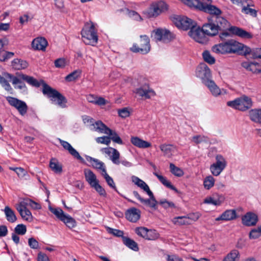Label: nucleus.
Masks as SVG:
<instances>
[{
  "label": "nucleus",
  "mask_w": 261,
  "mask_h": 261,
  "mask_svg": "<svg viewBox=\"0 0 261 261\" xmlns=\"http://www.w3.org/2000/svg\"><path fill=\"white\" fill-rule=\"evenodd\" d=\"M229 30L232 34L244 39H251L253 35L237 27H230L229 22L224 17H216L215 20L208 19L207 23L202 26V31L205 35L209 36H215L219 31Z\"/></svg>",
  "instance_id": "f257e3e1"
},
{
  "label": "nucleus",
  "mask_w": 261,
  "mask_h": 261,
  "mask_svg": "<svg viewBox=\"0 0 261 261\" xmlns=\"http://www.w3.org/2000/svg\"><path fill=\"white\" fill-rule=\"evenodd\" d=\"M212 50L218 54L238 53L244 55H251L252 49L233 39H230L215 45L212 48Z\"/></svg>",
  "instance_id": "f03ea898"
},
{
  "label": "nucleus",
  "mask_w": 261,
  "mask_h": 261,
  "mask_svg": "<svg viewBox=\"0 0 261 261\" xmlns=\"http://www.w3.org/2000/svg\"><path fill=\"white\" fill-rule=\"evenodd\" d=\"M83 42L87 45L94 46L98 41L97 31L94 24L91 21L87 22L81 31Z\"/></svg>",
  "instance_id": "7ed1b4c3"
},
{
  "label": "nucleus",
  "mask_w": 261,
  "mask_h": 261,
  "mask_svg": "<svg viewBox=\"0 0 261 261\" xmlns=\"http://www.w3.org/2000/svg\"><path fill=\"white\" fill-rule=\"evenodd\" d=\"M42 83V93L46 95L50 100L56 103L61 108H65L66 107L67 99L65 96L62 95L60 92L55 89L52 88L49 85L44 83L43 81H41Z\"/></svg>",
  "instance_id": "20e7f679"
},
{
  "label": "nucleus",
  "mask_w": 261,
  "mask_h": 261,
  "mask_svg": "<svg viewBox=\"0 0 261 261\" xmlns=\"http://www.w3.org/2000/svg\"><path fill=\"white\" fill-rule=\"evenodd\" d=\"M228 106L240 111H244L250 109L252 106L251 99L245 95L227 102Z\"/></svg>",
  "instance_id": "39448f33"
},
{
  "label": "nucleus",
  "mask_w": 261,
  "mask_h": 261,
  "mask_svg": "<svg viewBox=\"0 0 261 261\" xmlns=\"http://www.w3.org/2000/svg\"><path fill=\"white\" fill-rule=\"evenodd\" d=\"M150 39L146 35H141L140 40L137 43H134L130 50L133 53H140L142 54H146L150 50Z\"/></svg>",
  "instance_id": "423d86ee"
},
{
  "label": "nucleus",
  "mask_w": 261,
  "mask_h": 261,
  "mask_svg": "<svg viewBox=\"0 0 261 261\" xmlns=\"http://www.w3.org/2000/svg\"><path fill=\"white\" fill-rule=\"evenodd\" d=\"M172 20L177 28L184 30H191L196 25L195 21L185 16L174 15L172 17Z\"/></svg>",
  "instance_id": "0eeeda50"
},
{
  "label": "nucleus",
  "mask_w": 261,
  "mask_h": 261,
  "mask_svg": "<svg viewBox=\"0 0 261 261\" xmlns=\"http://www.w3.org/2000/svg\"><path fill=\"white\" fill-rule=\"evenodd\" d=\"M50 211L54 214L59 219L63 222L69 228H73L76 224L75 221L71 216L64 214L60 208H53L49 207Z\"/></svg>",
  "instance_id": "6e6552de"
},
{
  "label": "nucleus",
  "mask_w": 261,
  "mask_h": 261,
  "mask_svg": "<svg viewBox=\"0 0 261 261\" xmlns=\"http://www.w3.org/2000/svg\"><path fill=\"white\" fill-rule=\"evenodd\" d=\"M167 9V5L165 2L161 1L151 5L148 10L144 12V14L148 18L156 17Z\"/></svg>",
  "instance_id": "1a4fd4ad"
},
{
  "label": "nucleus",
  "mask_w": 261,
  "mask_h": 261,
  "mask_svg": "<svg viewBox=\"0 0 261 261\" xmlns=\"http://www.w3.org/2000/svg\"><path fill=\"white\" fill-rule=\"evenodd\" d=\"M6 99L9 105L15 108L21 116H24L27 112L28 107L25 102L17 98L7 96Z\"/></svg>",
  "instance_id": "9d476101"
},
{
  "label": "nucleus",
  "mask_w": 261,
  "mask_h": 261,
  "mask_svg": "<svg viewBox=\"0 0 261 261\" xmlns=\"http://www.w3.org/2000/svg\"><path fill=\"white\" fill-rule=\"evenodd\" d=\"M189 35L196 42L205 44L207 42V38L205 36V33L202 31V28L193 27L188 33Z\"/></svg>",
  "instance_id": "9b49d317"
},
{
  "label": "nucleus",
  "mask_w": 261,
  "mask_h": 261,
  "mask_svg": "<svg viewBox=\"0 0 261 261\" xmlns=\"http://www.w3.org/2000/svg\"><path fill=\"white\" fill-rule=\"evenodd\" d=\"M153 37L156 41L167 43L174 38L173 34L168 30L159 29L153 31Z\"/></svg>",
  "instance_id": "f8f14e48"
},
{
  "label": "nucleus",
  "mask_w": 261,
  "mask_h": 261,
  "mask_svg": "<svg viewBox=\"0 0 261 261\" xmlns=\"http://www.w3.org/2000/svg\"><path fill=\"white\" fill-rule=\"evenodd\" d=\"M196 76L202 80L203 84H205L206 81L211 80V70L207 66L204 64H200L197 68L196 71Z\"/></svg>",
  "instance_id": "ddd939ff"
},
{
  "label": "nucleus",
  "mask_w": 261,
  "mask_h": 261,
  "mask_svg": "<svg viewBox=\"0 0 261 261\" xmlns=\"http://www.w3.org/2000/svg\"><path fill=\"white\" fill-rule=\"evenodd\" d=\"M201 11L212 15V16L208 19L212 20H215L216 17H222L220 16L222 14V11L214 5L203 3Z\"/></svg>",
  "instance_id": "4468645a"
},
{
  "label": "nucleus",
  "mask_w": 261,
  "mask_h": 261,
  "mask_svg": "<svg viewBox=\"0 0 261 261\" xmlns=\"http://www.w3.org/2000/svg\"><path fill=\"white\" fill-rule=\"evenodd\" d=\"M59 142L63 148L68 150L69 153L74 158L79 160L81 162L84 163V159L80 155L79 153L67 141L59 139Z\"/></svg>",
  "instance_id": "2eb2a0df"
},
{
  "label": "nucleus",
  "mask_w": 261,
  "mask_h": 261,
  "mask_svg": "<svg viewBox=\"0 0 261 261\" xmlns=\"http://www.w3.org/2000/svg\"><path fill=\"white\" fill-rule=\"evenodd\" d=\"M131 179L132 182L146 192L149 197L152 199L154 198L153 193L150 191L149 186L145 182L135 175H133L131 177Z\"/></svg>",
  "instance_id": "dca6fc26"
},
{
  "label": "nucleus",
  "mask_w": 261,
  "mask_h": 261,
  "mask_svg": "<svg viewBox=\"0 0 261 261\" xmlns=\"http://www.w3.org/2000/svg\"><path fill=\"white\" fill-rule=\"evenodd\" d=\"M204 84L208 88L212 94L215 97L226 93L225 89H220L213 80L206 81Z\"/></svg>",
  "instance_id": "f3484780"
},
{
  "label": "nucleus",
  "mask_w": 261,
  "mask_h": 261,
  "mask_svg": "<svg viewBox=\"0 0 261 261\" xmlns=\"http://www.w3.org/2000/svg\"><path fill=\"white\" fill-rule=\"evenodd\" d=\"M135 92L139 96L144 97L146 99L150 98L155 95V92L149 88L148 85H144L135 90Z\"/></svg>",
  "instance_id": "a211bd4d"
},
{
  "label": "nucleus",
  "mask_w": 261,
  "mask_h": 261,
  "mask_svg": "<svg viewBox=\"0 0 261 261\" xmlns=\"http://www.w3.org/2000/svg\"><path fill=\"white\" fill-rule=\"evenodd\" d=\"M224 200L225 197L223 195L215 193L212 196L206 197L204 200V203L218 206L220 205Z\"/></svg>",
  "instance_id": "6ab92c4d"
},
{
  "label": "nucleus",
  "mask_w": 261,
  "mask_h": 261,
  "mask_svg": "<svg viewBox=\"0 0 261 261\" xmlns=\"http://www.w3.org/2000/svg\"><path fill=\"white\" fill-rule=\"evenodd\" d=\"M242 223L247 226H252L256 225L258 221L257 216L253 213L248 212L242 218Z\"/></svg>",
  "instance_id": "aec40b11"
},
{
  "label": "nucleus",
  "mask_w": 261,
  "mask_h": 261,
  "mask_svg": "<svg viewBox=\"0 0 261 261\" xmlns=\"http://www.w3.org/2000/svg\"><path fill=\"white\" fill-rule=\"evenodd\" d=\"M237 213L234 210H227L223 212L220 216L216 218L215 220L219 221H231L237 218Z\"/></svg>",
  "instance_id": "412c9836"
},
{
  "label": "nucleus",
  "mask_w": 261,
  "mask_h": 261,
  "mask_svg": "<svg viewBox=\"0 0 261 261\" xmlns=\"http://www.w3.org/2000/svg\"><path fill=\"white\" fill-rule=\"evenodd\" d=\"M133 194L135 197L138 199L141 203L148 205V206L156 210L157 208L156 205L158 204V201L156 200L155 197L152 199L149 197V199H144L142 198L138 192L134 191H133Z\"/></svg>",
  "instance_id": "4be33fe9"
},
{
  "label": "nucleus",
  "mask_w": 261,
  "mask_h": 261,
  "mask_svg": "<svg viewBox=\"0 0 261 261\" xmlns=\"http://www.w3.org/2000/svg\"><path fill=\"white\" fill-rule=\"evenodd\" d=\"M133 194L135 197L138 199L141 203L148 205V206L156 210L157 208L156 205L158 204V201L156 200L155 197L152 199L149 197V199H144L142 198L138 192L134 191H133Z\"/></svg>",
  "instance_id": "5701e85b"
},
{
  "label": "nucleus",
  "mask_w": 261,
  "mask_h": 261,
  "mask_svg": "<svg viewBox=\"0 0 261 261\" xmlns=\"http://www.w3.org/2000/svg\"><path fill=\"white\" fill-rule=\"evenodd\" d=\"M47 44V40L43 37H37L32 42V46L35 50H45Z\"/></svg>",
  "instance_id": "b1692460"
},
{
  "label": "nucleus",
  "mask_w": 261,
  "mask_h": 261,
  "mask_svg": "<svg viewBox=\"0 0 261 261\" xmlns=\"http://www.w3.org/2000/svg\"><path fill=\"white\" fill-rule=\"evenodd\" d=\"M141 212L139 210L133 207L128 210L125 214L126 219L132 222H137L140 218Z\"/></svg>",
  "instance_id": "393cba45"
},
{
  "label": "nucleus",
  "mask_w": 261,
  "mask_h": 261,
  "mask_svg": "<svg viewBox=\"0 0 261 261\" xmlns=\"http://www.w3.org/2000/svg\"><path fill=\"white\" fill-rule=\"evenodd\" d=\"M242 66L253 73H261V65L256 62H244L242 63Z\"/></svg>",
  "instance_id": "a878e982"
},
{
  "label": "nucleus",
  "mask_w": 261,
  "mask_h": 261,
  "mask_svg": "<svg viewBox=\"0 0 261 261\" xmlns=\"http://www.w3.org/2000/svg\"><path fill=\"white\" fill-rule=\"evenodd\" d=\"M160 148L164 156L170 158L172 155L176 147L173 144L164 143L160 145Z\"/></svg>",
  "instance_id": "bb28decb"
},
{
  "label": "nucleus",
  "mask_w": 261,
  "mask_h": 261,
  "mask_svg": "<svg viewBox=\"0 0 261 261\" xmlns=\"http://www.w3.org/2000/svg\"><path fill=\"white\" fill-rule=\"evenodd\" d=\"M84 173L86 180L91 187L99 181L96 178V175L91 170L85 169L84 170Z\"/></svg>",
  "instance_id": "cd10ccee"
},
{
  "label": "nucleus",
  "mask_w": 261,
  "mask_h": 261,
  "mask_svg": "<svg viewBox=\"0 0 261 261\" xmlns=\"http://www.w3.org/2000/svg\"><path fill=\"white\" fill-rule=\"evenodd\" d=\"M29 63L21 59H15L11 62L12 67L15 70H22L27 68Z\"/></svg>",
  "instance_id": "c85d7f7f"
},
{
  "label": "nucleus",
  "mask_w": 261,
  "mask_h": 261,
  "mask_svg": "<svg viewBox=\"0 0 261 261\" xmlns=\"http://www.w3.org/2000/svg\"><path fill=\"white\" fill-rule=\"evenodd\" d=\"M130 141L134 145L139 148H146L151 146V143L137 137H132Z\"/></svg>",
  "instance_id": "c756f323"
},
{
  "label": "nucleus",
  "mask_w": 261,
  "mask_h": 261,
  "mask_svg": "<svg viewBox=\"0 0 261 261\" xmlns=\"http://www.w3.org/2000/svg\"><path fill=\"white\" fill-rule=\"evenodd\" d=\"M87 160L88 161L92 163V166L93 167L101 170V173H104L105 171H107L105 168V164L103 162L97 159L89 156H87Z\"/></svg>",
  "instance_id": "7c9ffc66"
},
{
  "label": "nucleus",
  "mask_w": 261,
  "mask_h": 261,
  "mask_svg": "<svg viewBox=\"0 0 261 261\" xmlns=\"http://www.w3.org/2000/svg\"><path fill=\"white\" fill-rule=\"evenodd\" d=\"M18 76L32 86L39 87L40 86V83L32 76L24 74H20Z\"/></svg>",
  "instance_id": "2f4dec72"
},
{
  "label": "nucleus",
  "mask_w": 261,
  "mask_h": 261,
  "mask_svg": "<svg viewBox=\"0 0 261 261\" xmlns=\"http://www.w3.org/2000/svg\"><path fill=\"white\" fill-rule=\"evenodd\" d=\"M7 220L11 223H14L17 220V217L13 210L9 206H5L4 210Z\"/></svg>",
  "instance_id": "473e14b6"
},
{
  "label": "nucleus",
  "mask_w": 261,
  "mask_h": 261,
  "mask_svg": "<svg viewBox=\"0 0 261 261\" xmlns=\"http://www.w3.org/2000/svg\"><path fill=\"white\" fill-rule=\"evenodd\" d=\"M122 242L125 245L130 249L136 251L139 250L137 243L133 240L126 237H122Z\"/></svg>",
  "instance_id": "72a5a7b5"
},
{
  "label": "nucleus",
  "mask_w": 261,
  "mask_h": 261,
  "mask_svg": "<svg viewBox=\"0 0 261 261\" xmlns=\"http://www.w3.org/2000/svg\"><path fill=\"white\" fill-rule=\"evenodd\" d=\"M107 131L105 132V134L109 135V137H110V141L112 140L114 142L118 144H123V141L116 132L112 130L110 128L107 129Z\"/></svg>",
  "instance_id": "f704fd0d"
},
{
  "label": "nucleus",
  "mask_w": 261,
  "mask_h": 261,
  "mask_svg": "<svg viewBox=\"0 0 261 261\" xmlns=\"http://www.w3.org/2000/svg\"><path fill=\"white\" fill-rule=\"evenodd\" d=\"M249 116L252 121L261 123V109L250 110L249 112Z\"/></svg>",
  "instance_id": "c9c22d12"
},
{
  "label": "nucleus",
  "mask_w": 261,
  "mask_h": 261,
  "mask_svg": "<svg viewBox=\"0 0 261 261\" xmlns=\"http://www.w3.org/2000/svg\"><path fill=\"white\" fill-rule=\"evenodd\" d=\"M51 169L56 173H61L62 171V166L55 159H51L49 163Z\"/></svg>",
  "instance_id": "e433bc0d"
},
{
  "label": "nucleus",
  "mask_w": 261,
  "mask_h": 261,
  "mask_svg": "<svg viewBox=\"0 0 261 261\" xmlns=\"http://www.w3.org/2000/svg\"><path fill=\"white\" fill-rule=\"evenodd\" d=\"M19 213L22 218L29 222L33 221V216L31 212L28 209H21L20 208H17L16 209Z\"/></svg>",
  "instance_id": "4c0bfd02"
},
{
  "label": "nucleus",
  "mask_w": 261,
  "mask_h": 261,
  "mask_svg": "<svg viewBox=\"0 0 261 261\" xmlns=\"http://www.w3.org/2000/svg\"><path fill=\"white\" fill-rule=\"evenodd\" d=\"M181 1L190 7L194 8L199 10H201L203 4L199 0H181Z\"/></svg>",
  "instance_id": "58836bf2"
},
{
  "label": "nucleus",
  "mask_w": 261,
  "mask_h": 261,
  "mask_svg": "<svg viewBox=\"0 0 261 261\" xmlns=\"http://www.w3.org/2000/svg\"><path fill=\"white\" fill-rule=\"evenodd\" d=\"M154 174L157 177L160 182L166 187L177 191V189L174 187L171 183L164 176L158 174L157 173H154Z\"/></svg>",
  "instance_id": "ea45409f"
},
{
  "label": "nucleus",
  "mask_w": 261,
  "mask_h": 261,
  "mask_svg": "<svg viewBox=\"0 0 261 261\" xmlns=\"http://www.w3.org/2000/svg\"><path fill=\"white\" fill-rule=\"evenodd\" d=\"M172 222L176 225H184L191 224V222H189V219L187 216H179L174 218Z\"/></svg>",
  "instance_id": "a19ab883"
},
{
  "label": "nucleus",
  "mask_w": 261,
  "mask_h": 261,
  "mask_svg": "<svg viewBox=\"0 0 261 261\" xmlns=\"http://www.w3.org/2000/svg\"><path fill=\"white\" fill-rule=\"evenodd\" d=\"M94 126V129L101 133H105L107 131V129L109 128L101 121H97L95 123H92Z\"/></svg>",
  "instance_id": "79ce46f5"
},
{
  "label": "nucleus",
  "mask_w": 261,
  "mask_h": 261,
  "mask_svg": "<svg viewBox=\"0 0 261 261\" xmlns=\"http://www.w3.org/2000/svg\"><path fill=\"white\" fill-rule=\"evenodd\" d=\"M14 55V53L7 51L5 50H0V61L6 62L12 58Z\"/></svg>",
  "instance_id": "37998d69"
},
{
  "label": "nucleus",
  "mask_w": 261,
  "mask_h": 261,
  "mask_svg": "<svg viewBox=\"0 0 261 261\" xmlns=\"http://www.w3.org/2000/svg\"><path fill=\"white\" fill-rule=\"evenodd\" d=\"M217 166L220 167L222 169H224L227 165V162L224 157L218 154L216 156V162L214 163Z\"/></svg>",
  "instance_id": "c03bdc74"
},
{
  "label": "nucleus",
  "mask_w": 261,
  "mask_h": 261,
  "mask_svg": "<svg viewBox=\"0 0 261 261\" xmlns=\"http://www.w3.org/2000/svg\"><path fill=\"white\" fill-rule=\"evenodd\" d=\"M120 154L119 152L116 149H113L112 152V154L110 157V159L111 160L112 163L116 165H119L120 164Z\"/></svg>",
  "instance_id": "a18cd8bd"
},
{
  "label": "nucleus",
  "mask_w": 261,
  "mask_h": 261,
  "mask_svg": "<svg viewBox=\"0 0 261 261\" xmlns=\"http://www.w3.org/2000/svg\"><path fill=\"white\" fill-rule=\"evenodd\" d=\"M239 254L238 251L233 250L227 254L223 259V261H238L239 260Z\"/></svg>",
  "instance_id": "49530a36"
},
{
  "label": "nucleus",
  "mask_w": 261,
  "mask_h": 261,
  "mask_svg": "<svg viewBox=\"0 0 261 261\" xmlns=\"http://www.w3.org/2000/svg\"><path fill=\"white\" fill-rule=\"evenodd\" d=\"M170 172L175 176L181 177L184 175V171L180 168L176 167L173 163L170 164Z\"/></svg>",
  "instance_id": "de8ad7c7"
},
{
  "label": "nucleus",
  "mask_w": 261,
  "mask_h": 261,
  "mask_svg": "<svg viewBox=\"0 0 261 261\" xmlns=\"http://www.w3.org/2000/svg\"><path fill=\"white\" fill-rule=\"evenodd\" d=\"M261 236V225L251 229L249 234L250 239H256Z\"/></svg>",
  "instance_id": "09e8293b"
},
{
  "label": "nucleus",
  "mask_w": 261,
  "mask_h": 261,
  "mask_svg": "<svg viewBox=\"0 0 261 261\" xmlns=\"http://www.w3.org/2000/svg\"><path fill=\"white\" fill-rule=\"evenodd\" d=\"M215 181V180L212 176H206L203 181L204 187L207 190L210 189L214 186Z\"/></svg>",
  "instance_id": "8fccbe9b"
},
{
  "label": "nucleus",
  "mask_w": 261,
  "mask_h": 261,
  "mask_svg": "<svg viewBox=\"0 0 261 261\" xmlns=\"http://www.w3.org/2000/svg\"><path fill=\"white\" fill-rule=\"evenodd\" d=\"M81 71L80 70H74L65 77V80L68 82L73 81L80 76Z\"/></svg>",
  "instance_id": "3c124183"
},
{
  "label": "nucleus",
  "mask_w": 261,
  "mask_h": 261,
  "mask_svg": "<svg viewBox=\"0 0 261 261\" xmlns=\"http://www.w3.org/2000/svg\"><path fill=\"white\" fill-rule=\"evenodd\" d=\"M101 174L104 177L108 185L115 191H117L116 187L113 178L108 174L107 171H105L104 173H101Z\"/></svg>",
  "instance_id": "603ef678"
},
{
  "label": "nucleus",
  "mask_w": 261,
  "mask_h": 261,
  "mask_svg": "<svg viewBox=\"0 0 261 261\" xmlns=\"http://www.w3.org/2000/svg\"><path fill=\"white\" fill-rule=\"evenodd\" d=\"M0 84L8 92L12 93L13 89L9 82L2 76H0Z\"/></svg>",
  "instance_id": "864d4df0"
},
{
  "label": "nucleus",
  "mask_w": 261,
  "mask_h": 261,
  "mask_svg": "<svg viewBox=\"0 0 261 261\" xmlns=\"http://www.w3.org/2000/svg\"><path fill=\"white\" fill-rule=\"evenodd\" d=\"M203 58L206 62L210 64H213L215 62V58L211 56L208 51L205 50L202 54Z\"/></svg>",
  "instance_id": "5fc2aeb1"
},
{
  "label": "nucleus",
  "mask_w": 261,
  "mask_h": 261,
  "mask_svg": "<svg viewBox=\"0 0 261 261\" xmlns=\"http://www.w3.org/2000/svg\"><path fill=\"white\" fill-rule=\"evenodd\" d=\"M159 237V234L155 230L148 229L145 239L148 240H154L157 239Z\"/></svg>",
  "instance_id": "6e6d98bb"
},
{
  "label": "nucleus",
  "mask_w": 261,
  "mask_h": 261,
  "mask_svg": "<svg viewBox=\"0 0 261 261\" xmlns=\"http://www.w3.org/2000/svg\"><path fill=\"white\" fill-rule=\"evenodd\" d=\"M94 189L98 194L102 196H106V192L105 190L99 185V181L96 182L91 187Z\"/></svg>",
  "instance_id": "4d7b16f0"
},
{
  "label": "nucleus",
  "mask_w": 261,
  "mask_h": 261,
  "mask_svg": "<svg viewBox=\"0 0 261 261\" xmlns=\"http://www.w3.org/2000/svg\"><path fill=\"white\" fill-rule=\"evenodd\" d=\"M192 140L196 144L201 142H206L208 141L207 137L204 136L196 135L192 137Z\"/></svg>",
  "instance_id": "13d9d810"
},
{
  "label": "nucleus",
  "mask_w": 261,
  "mask_h": 261,
  "mask_svg": "<svg viewBox=\"0 0 261 261\" xmlns=\"http://www.w3.org/2000/svg\"><path fill=\"white\" fill-rule=\"evenodd\" d=\"M210 170L213 175L217 176L220 174L223 169L213 163L210 166Z\"/></svg>",
  "instance_id": "bf43d9fd"
},
{
  "label": "nucleus",
  "mask_w": 261,
  "mask_h": 261,
  "mask_svg": "<svg viewBox=\"0 0 261 261\" xmlns=\"http://www.w3.org/2000/svg\"><path fill=\"white\" fill-rule=\"evenodd\" d=\"M31 199L29 198L24 199L16 205V208H20L21 209H28L27 206H30Z\"/></svg>",
  "instance_id": "052dcab7"
},
{
  "label": "nucleus",
  "mask_w": 261,
  "mask_h": 261,
  "mask_svg": "<svg viewBox=\"0 0 261 261\" xmlns=\"http://www.w3.org/2000/svg\"><path fill=\"white\" fill-rule=\"evenodd\" d=\"M15 232L17 234L24 235L27 231L25 225L23 224H18L15 228Z\"/></svg>",
  "instance_id": "680f3d73"
},
{
  "label": "nucleus",
  "mask_w": 261,
  "mask_h": 261,
  "mask_svg": "<svg viewBox=\"0 0 261 261\" xmlns=\"http://www.w3.org/2000/svg\"><path fill=\"white\" fill-rule=\"evenodd\" d=\"M252 2L251 1L250 5L244 6L242 9V12L247 14H250V15L255 17L256 16V11L254 9L249 8V6L251 5Z\"/></svg>",
  "instance_id": "e2e57ef3"
},
{
  "label": "nucleus",
  "mask_w": 261,
  "mask_h": 261,
  "mask_svg": "<svg viewBox=\"0 0 261 261\" xmlns=\"http://www.w3.org/2000/svg\"><path fill=\"white\" fill-rule=\"evenodd\" d=\"M55 66L57 68H63L67 64V62L64 58H59L55 61Z\"/></svg>",
  "instance_id": "0e129e2a"
},
{
  "label": "nucleus",
  "mask_w": 261,
  "mask_h": 261,
  "mask_svg": "<svg viewBox=\"0 0 261 261\" xmlns=\"http://www.w3.org/2000/svg\"><path fill=\"white\" fill-rule=\"evenodd\" d=\"M147 231L148 229L144 227H138L135 229L136 233L138 236L143 238L145 239H146V236L147 235Z\"/></svg>",
  "instance_id": "69168bd1"
},
{
  "label": "nucleus",
  "mask_w": 261,
  "mask_h": 261,
  "mask_svg": "<svg viewBox=\"0 0 261 261\" xmlns=\"http://www.w3.org/2000/svg\"><path fill=\"white\" fill-rule=\"evenodd\" d=\"M95 140L97 143L106 144L107 145H109L111 143L110 137L109 136L97 137Z\"/></svg>",
  "instance_id": "338daca9"
},
{
  "label": "nucleus",
  "mask_w": 261,
  "mask_h": 261,
  "mask_svg": "<svg viewBox=\"0 0 261 261\" xmlns=\"http://www.w3.org/2000/svg\"><path fill=\"white\" fill-rule=\"evenodd\" d=\"M158 203L161 204L164 208H168L169 207H175L174 204L171 201H168L166 199L161 200Z\"/></svg>",
  "instance_id": "774afa93"
}]
</instances>
